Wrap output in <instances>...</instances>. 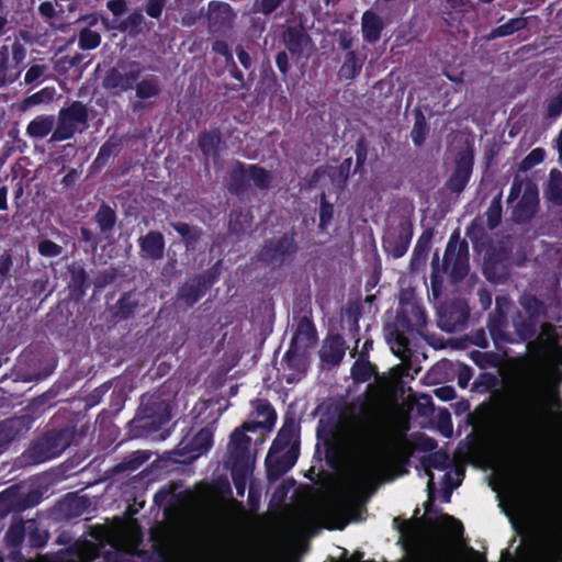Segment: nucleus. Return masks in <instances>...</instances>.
I'll use <instances>...</instances> for the list:
<instances>
[{
  "label": "nucleus",
  "mask_w": 562,
  "mask_h": 562,
  "mask_svg": "<svg viewBox=\"0 0 562 562\" xmlns=\"http://www.w3.org/2000/svg\"><path fill=\"white\" fill-rule=\"evenodd\" d=\"M427 324L425 310L416 302L401 301L393 322L384 325V336L392 352L401 360L412 357L408 335H422Z\"/></svg>",
  "instance_id": "1"
},
{
  "label": "nucleus",
  "mask_w": 562,
  "mask_h": 562,
  "mask_svg": "<svg viewBox=\"0 0 562 562\" xmlns=\"http://www.w3.org/2000/svg\"><path fill=\"white\" fill-rule=\"evenodd\" d=\"M356 446L361 451H373L376 446V436L372 428H366L358 434Z\"/></svg>",
  "instance_id": "58"
},
{
  "label": "nucleus",
  "mask_w": 562,
  "mask_h": 562,
  "mask_svg": "<svg viewBox=\"0 0 562 562\" xmlns=\"http://www.w3.org/2000/svg\"><path fill=\"white\" fill-rule=\"evenodd\" d=\"M521 562H562V541L549 540L542 533L532 535L520 554Z\"/></svg>",
  "instance_id": "8"
},
{
  "label": "nucleus",
  "mask_w": 562,
  "mask_h": 562,
  "mask_svg": "<svg viewBox=\"0 0 562 562\" xmlns=\"http://www.w3.org/2000/svg\"><path fill=\"white\" fill-rule=\"evenodd\" d=\"M121 146L122 144L120 139H115L113 136L110 137L101 145L92 165L97 168L104 167L112 156L120 153Z\"/></svg>",
  "instance_id": "43"
},
{
  "label": "nucleus",
  "mask_w": 562,
  "mask_h": 562,
  "mask_svg": "<svg viewBox=\"0 0 562 562\" xmlns=\"http://www.w3.org/2000/svg\"><path fill=\"white\" fill-rule=\"evenodd\" d=\"M236 14L229 3L223 1H210L209 2V32L212 35H224L226 34L234 24Z\"/></svg>",
  "instance_id": "15"
},
{
  "label": "nucleus",
  "mask_w": 562,
  "mask_h": 562,
  "mask_svg": "<svg viewBox=\"0 0 562 562\" xmlns=\"http://www.w3.org/2000/svg\"><path fill=\"white\" fill-rule=\"evenodd\" d=\"M537 323L538 319L526 316L520 311H516V313L512 316V324L515 329L516 342L531 340L537 334Z\"/></svg>",
  "instance_id": "34"
},
{
  "label": "nucleus",
  "mask_w": 562,
  "mask_h": 562,
  "mask_svg": "<svg viewBox=\"0 0 562 562\" xmlns=\"http://www.w3.org/2000/svg\"><path fill=\"white\" fill-rule=\"evenodd\" d=\"M498 383L497 376L490 372L480 373L472 383V391L486 393L493 390Z\"/></svg>",
  "instance_id": "53"
},
{
  "label": "nucleus",
  "mask_w": 562,
  "mask_h": 562,
  "mask_svg": "<svg viewBox=\"0 0 562 562\" xmlns=\"http://www.w3.org/2000/svg\"><path fill=\"white\" fill-rule=\"evenodd\" d=\"M546 159V150L542 147L533 148L518 165L519 171L527 172L540 165Z\"/></svg>",
  "instance_id": "54"
},
{
  "label": "nucleus",
  "mask_w": 562,
  "mask_h": 562,
  "mask_svg": "<svg viewBox=\"0 0 562 562\" xmlns=\"http://www.w3.org/2000/svg\"><path fill=\"white\" fill-rule=\"evenodd\" d=\"M248 166L240 160H235L227 176V189L232 194H243L248 189Z\"/></svg>",
  "instance_id": "30"
},
{
  "label": "nucleus",
  "mask_w": 562,
  "mask_h": 562,
  "mask_svg": "<svg viewBox=\"0 0 562 562\" xmlns=\"http://www.w3.org/2000/svg\"><path fill=\"white\" fill-rule=\"evenodd\" d=\"M248 178L259 190H267L270 188L271 175L266 168L258 164L248 166Z\"/></svg>",
  "instance_id": "46"
},
{
  "label": "nucleus",
  "mask_w": 562,
  "mask_h": 562,
  "mask_svg": "<svg viewBox=\"0 0 562 562\" xmlns=\"http://www.w3.org/2000/svg\"><path fill=\"white\" fill-rule=\"evenodd\" d=\"M299 432L300 426L293 417L285 416L284 422L277 437L271 443L272 452H283L285 449L292 447V445H299Z\"/></svg>",
  "instance_id": "22"
},
{
  "label": "nucleus",
  "mask_w": 562,
  "mask_h": 562,
  "mask_svg": "<svg viewBox=\"0 0 562 562\" xmlns=\"http://www.w3.org/2000/svg\"><path fill=\"white\" fill-rule=\"evenodd\" d=\"M56 90L54 87H45L24 99L25 106L49 103L54 100Z\"/></svg>",
  "instance_id": "56"
},
{
  "label": "nucleus",
  "mask_w": 562,
  "mask_h": 562,
  "mask_svg": "<svg viewBox=\"0 0 562 562\" xmlns=\"http://www.w3.org/2000/svg\"><path fill=\"white\" fill-rule=\"evenodd\" d=\"M133 89H135L136 98L139 99V101L133 104L134 111L145 109L146 104L144 103V101L157 98L161 92L159 79L154 75H149L139 81L137 80Z\"/></svg>",
  "instance_id": "28"
},
{
  "label": "nucleus",
  "mask_w": 562,
  "mask_h": 562,
  "mask_svg": "<svg viewBox=\"0 0 562 562\" xmlns=\"http://www.w3.org/2000/svg\"><path fill=\"white\" fill-rule=\"evenodd\" d=\"M429 127L426 121V116L423 111L417 108L414 111V125L411 131V138L415 146L420 147L424 145L428 135Z\"/></svg>",
  "instance_id": "41"
},
{
  "label": "nucleus",
  "mask_w": 562,
  "mask_h": 562,
  "mask_svg": "<svg viewBox=\"0 0 562 562\" xmlns=\"http://www.w3.org/2000/svg\"><path fill=\"white\" fill-rule=\"evenodd\" d=\"M196 144L205 159L217 158L225 146L220 127H211L198 134Z\"/></svg>",
  "instance_id": "21"
},
{
  "label": "nucleus",
  "mask_w": 562,
  "mask_h": 562,
  "mask_svg": "<svg viewBox=\"0 0 562 562\" xmlns=\"http://www.w3.org/2000/svg\"><path fill=\"white\" fill-rule=\"evenodd\" d=\"M368 149H369V143H368L366 136L361 135L356 142V149H355L356 166H355L353 173L360 172L363 169L366 161H367V157H368Z\"/></svg>",
  "instance_id": "59"
},
{
  "label": "nucleus",
  "mask_w": 562,
  "mask_h": 562,
  "mask_svg": "<svg viewBox=\"0 0 562 562\" xmlns=\"http://www.w3.org/2000/svg\"><path fill=\"white\" fill-rule=\"evenodd\" d=\"M142 294L136 290L123 292L116 303L110 307L111 317L115 323L133 318L140 306Z\"/></svg>",
  "instance_id": "17"
},
{
  "label": "nucleus",
  "mask_w": 562,
  "mask_h": 562,
  "mask_svg": "<svg viewBox=\"0 0 562 562\" xmlns=\"http://www.w3.org/2000/svg\"><path fill=\"white\" fill-rule=\"evenodd\" d=\"M346 349V341L340 334H328L319 350V359L329 367H336L342 361Z\"/></svg>",
  "instance_id": "19"
},
{
  "label": "nucleus",
  "mask_w": 562,
  "mask_h": 562,
  "mask_svg": "<svg viewBox=\"0 0 562 562\" xmlns=\"http://www.w3.org/2000/svg\"><path fill=\"white\" fill-rule=\"evenodd\" d=\"M384 27L385 24L379 14L372 10L363 12L361 18V31L366 42L370 44L376 43L381 38Z\"/></svg>",
  "instance_id": "31"
},
{
  "label": "nucleus",
  "mask_w": 562,
  "mask_h": 562,
  "mask_svg": "<svg viewBox=\"0 0 562 562\" xmlns=\"http://www.w3.org/2000/svg\"><path fill=\"white\" fill-rule=\"evenodd\" d=\"M525 312L535 319H538L541 314L542 302L535 295L522 297L520 301Z\"/></svg>",
  "instance_id": "63"
},
{
  "label": "nucleus",
  "mask_w": 562,
  "mask_h": 562,
  "mask_svg": "<svg viewBox=\"0 0 562 562\" xmlns=\"http://www.w3.org/2000/svg\"><path fill=\"white\" fill-rule=\"evenodd\" d=\"M486 326L497 350H501L506 344H516L515 336L507 330L508 317L505 314L490 313Z\"/></svg>",
  "instance_id": "20"
},
{
  "label": "nucleus",
  "mask_w": 562,
  "mask_h": 562,
  "mask_svg": "<svg viewBox=\"0 0 562 562\" xmlns=\"http://www.w3.org/2000/svg\"><path fill=\"white\" fill-rule=\"evenodd\" d=\"M311 41L302 22L293 25H288L283 32V42L286 49L293 56H301L304 46Z\"/></svg>",
  "instance_id": "27"
},
{
  "label": "nucleus",
  "mask_w": 562,
  "mask_h": 562,
  "mask_svg": "<svg viewBox=\"0 0 562 562\" xmlns=\"http://www.w3.org/2000/svg\"><path fill=\"white\" fill-rule=\"evenodd\" d=\"M319 231L324 232L330 225L334 218V204L327 201L326 194L323 192L319 199Z\"/></svg>",
  "instance_id": "51"
},
{
  "label": "nucleus",
  "mask_w": 562,
  "mask_h": 562,
  "mask_svg": "<svg viewBox=\"0 0 562 562\" xmlns=\"http://www.w3.org/2000/svg\"><path fill=\"white\" fill-rule=\"evenodd\" d=\"M351 376L358 383H364L372 376V367L369 361L357 360L351 367Z\"/></svg>",
  "instance_id": "57"
},
{
  "label": "nucleus",
  "mask_w": 562,
  "mask_h": 562,
  "mask_svg": "<svg viewBox=\"0 0 562 562\" xmlns=\"http://www.w3.org/2000/svg\"><path fill=\"white\" fill-rule=\"evenodd\" d=\"M543 413V404L535 385L527 387L514 403V414L517 420L526 426L536 425Z\"/></svg>",
  "instance_id": "9"
},
{
  "label": "nucleus",
  "mask_w": 562,
  "mask_h": 562,
  "mask_svg": "<svg viewBox=\"0 0 562 562\" xmlns=\"http://www.w3.org/2000/svg\"><path fill=\"white\" fill-rule=\"evenodd\" d=\"M431 239L432 232L430 229L423 232L414 247L413 257L416 259L420 257L426 258L430 249Z\"/></svg>",
  "instance_id": "60"
},
{
  "label": "nucleus",
  "mask_w": 562,
  "mask_h": 562,
  "mask_svg": "<svg viewBox=\"0 0 562 562\" xmlns=\"http://www.w3.org/2000/svg\"><path fill=\"white\" fill-rule=\"evenodd\" d=\"M470 307L463 300L456 299L445 303L438 311V326L447 331L453 333L462 329L469 319Z\"/></svg>",
  "instance_id": "13"
},
{
  "label": "nucleus",
  "mask_w": 562,
  "mask_h": 562,
  "mask_svg": "<svg viewBox=\"0 0 562 562\" xmlns=\"http://www.w3.org/2000/svg\"><path fill=\"white\" fill-rule=\"evenodd\" d=\"M117 278V271L115 268H109L100 271L93 279L92 283L97 291L103 290L109 284L113 283Z\"/></svg>",
  "instance_id": "61"
},
{
  "label": "nucleus",
  "mask_w": 562,
  "mask_h": 562,
  "mask_svg": "<svg viewBox=\"0 0 562 562\" xmlns=\"http://www.w3.org/2000/svg\"><path fill=\"white\" fill-rule=\"evenodd\" d=\"M249 472H250L249 462L232 463V469H231L232 480H233V484L236 490V494L239 497H243L245 495Z\"/></svg>",
  "instance_id": "42"
},
{
  "label": "nucleus",
  "mask_w": 562,
  "mask_h": 562,
  "mask_svg": "<svg viewBox=\"0 0 562 562\" xmlns=\"http://www.w3.org/2000/svg\"><path fill=\"white\" fill-rule=\"evenodd\" d=\"M25 537V527L23 522L12 524L7 531L8 542L14 547L20 546Z\"/></svg>",
  "instance_id": "64"
},
{
  "label": "nucleus",
  "mask_w": 562,
  "mask_h": 562,
  "mask_svg": "<svg viewBox=\"0 0 562 562\" xmlns=\"http://www.w3.org/2000/svg\"><path fill=\"white\" fill-rule=\"evenodd\" d=\"M420 464L425 469L427 475L429 476L428 480V488H434V473L431 472V469L446 471L451 465V459L447 451L438 450L434 451L432 453H429L428 456H424L420 458Z\"/></svg>",
  "instance_id": "33"
},
{
  "label": "nucleus",
  "mask_w": 562,
  "mask_h": 562,
  "mask_svg": "<svg viewBox=\"0 0 562 562\" xmlns=\"http://www.w3.org/2000/svg\"><path fill=\"white\" fill-rule=\"evenodd\" d=\"M258 417H262L263 422L259 428L271 429L277 422V412L274 407L267 400H257L255 406Z\"/></svg>",
  "instance_id": "45"
},
{
  "label": "nucleus",
  "mask_w": 562,
  "mask_h": 562,
  "mask_svg": "<svg viewBox=\"0 0 562 562\" xmlns=\"http://www.w3.org/2000/svg\"><path fill=\"white\" fill-rule=\"evenodd\" d=\"M55 124L54 115H37L27 124L26 135L31 138L43 139L48 134L53 133Z\"/></svg>",
  "instance_id": "37"
},
{
  "label": "nucleus",
  "mask_w": 562,
  "mask_h": 562,
  "mask_svg": "<svg viewBox=\"0 0 562 562\" xmlns=\"http://www.w3.org/2000/svg\"><path fill=\"white\" fill-rule=\"evenodd\" d=\"M151 453L146 450H136L125 456L120 462L114 464L109 471L111 477L121 475H130L138 470L145 462L149 460Z\"/></svg>",
  "instance_id": "26"
},
{
  "label": "nucleus",
  "mask_w": 562,
  "mask_h": 562,
  "mask_svg": "<svg viewBox=\"0 0 562 562\" xmlns=\"http://www.w3.org/2000/svg\"><path fill=\"white\" fill-rule=\"evenodd\" d=\"M138 246L142 258L154 261L160 260L165 252V237L159 231H149L138 238Z\"/></svg>",
  "instance_id": "23"
},
{
  "label": "nucleus",
  "mask_w": 562,
  "mask_h": 562,
  "mask_svg": "<svg viewBox=\"0 0 562 562\" xmlns=\"http://www.w3.org/2000/svg\"><path fill=\"white\" fill-rule=\"evenodd\" d=\"M70 276L69 290L76 300H81L90 286L89 276L81 262L74 261L68 267Z\"/></svg>",
  "instance_id": "29"
},
{
  "label": "nucleus",
  "mask_w": 562,
  "mask_h": 562,
  "mask_svg": "<svg viewBox=\"0 0 562 562\" xmlns=\"http://www.w3.org/2000/svg\"><path fill=\"white\" fill-rule=\"evenodd\" d=\"M144 71V65L137 60L119 59L105 71L102 77V87L114 94L127 92L134 88Z\"/></svg>",
  "instance_id": "5"
},
{
  "label": "nucleus",
  "mask_w": 562,
  "mask_h": 562,
  "mask_svg": "<svg viewBox=\"0 0 562 562\" xmlns=\"http://www.w3.org/2000/svg\"><path fill=\"white\" fill-rule=\"evenodd\" d=\"M538 205V189L535 184H528L513 210V220L518 224L529 222L535 216Z\"/></svg>",
  "instance_id": "18"
},
{
  "label": "nucleus",
  "mask_w": 562,
  "mask_h": 562,
  "mask_svg": "<svg viewBox=\"0 0 562 562\" xmlns=\"http://www.w3.org/2000/svg\"><path fill=\"white\" fill-rule=\"evenodd\" d=\"M30 428L26 416H14L0 422V453L15 439L16 436Z\"/></svg>",
  "instance_id": "25"
},
{
  "label": "nucleus",
  "mask_w": 562,
  "mask_h": 562,
  "mask_svg": "<svg viewBox=\"0 0 562 562\" xmlns=\"http://www.w3.org/2000/svg\"><path fill=\"white\" fill-rule=\"evenodd\" d=\"M213 446V431L209 427L201 428L184 446L189 452L200 456Z\"/></svg>",
  "instance_id": "39"
},
{
  "label": "nucleus",
  "mask_w": 562,
  "mask_h": 562,
  "mask_svg": "<svg viewBox=\"0 0 562 562\" xmlns=\"http://www.w3.org/2000/svg\"><path fill=\"white\" fill-rule=\"evenodd\" d=\"M101 43V35L97 31L85 27L79 33V47L82 50H91L97 48Z\"/></svg>",
  "instance_id": "55"
},
{
  "label": "nucleus",
  "mask_w": 562,
  "mask_h": 562,
  "mask_svg": "<svg viewBox=\"0 0 562 562\" xmlns=\"http://www.w3.org/2000/svg\"><path fill=\"white\" fill-rule=\"evenodd\" d=\"M366 57L358 55L356 50H349L346 53L344 63L338 70V77L340 80H353L356 79L363 67Z\"/></svg>",
  "instance_id": "36"
},
{
  "label": "nucleus",
  "mask_w": 562,
  "mask_h": 562,
  "mask_svg": "<svg viewBox=\"0 0 562 562\" xmlns=\"http://www.w3.org/2000/svg\"><path fill=\"white\" fill-rule=\"evenodd\" d=\"M301 348L289 345L288 350L282 357V366L291 371V374L286 376V383L291 384L300 379V375L305 374L306 364L304 358L299 355Z\"/></svg>",
  "instance_id": "32"
},
{
  "label": "nucleus",
  "mask_w": 562,
  "mask_h": 562,
  "mask_svg": "<svg viewBox=\"0 0 562 562\" xmlns=\"http://www.w3.org/2000/svg\"><path fill=\"white\" fill-rule=\"evenodd\" d=\"M280 453L281 452H272L271 449H269V452L266 457L265 463L267 468V476L271 481L280 479L290 471V469L286 468V465L279 457Z\"/></svg>",
  "instance_id": "44"
},
{
  "label": "nucleus",
  "mask_w": 562,
  "mask_h": 562,
  "mask_svg": "<svg viewBox=\"0 0 562 562\" xmlns=\"http://www.w3.org/2000/svg\"><path fill=\"white\" fill-rule=\"evenodd\" d=\"M284 1L285 0H255L254 12L269 16L274 13Z\"/></svg>",
  "instance_id": "62"
},
{
  "label": "nucleus",
  "mask_w": 562,
  "mask_h": 562,
  "mask_svg": "<svg viewBox=\"0 0 562 562\" xmlns=\"http://www.w3.org/2000/svg\"><path fill=\"white\" fill-rule=\"evenodd\" d=\"M217 279L218 273L213 269L195 274L178 289L177 296L191 307L206 294Z\"/></svg>",
  "instance_id": "10"
},
{
  "label": "nucleus",
  "mask_w": 562,
  "mask_h": 562,
  "mask_svg": "<svg viewBox=\"0 0 562 562\" xmlns=\"http://www.w3.org/2000/svg\"><path fill=\"white\" fill-rule=\"evenodd\" d=\"M170 420V413L164 402L151 403L143 408L131 423V431L135 437H148L159 431Z\"/></svg>",
  "instance_id": "7"
},
{
  "label": "nucleus",
  "mask_w": 562,
  "mask_h": 562,
  "mask_svg": "<svg viewBox=\"0 0 562 562\" xmlns=\"http://www.w3.org/2000/svg\"><path fill=\"white\" fill-rule=\"evenodd\" d=\"M322 515L328 521L326 527L330 530H344L350 521L349 513L346 512V501L344 499H338L331 503L326 508V513H323Z\"/></svg>",
  "instance_id": "35"
},
{
  "label": "nucleus",
  "mask_w": 562,
  "mask_h": 562,
  "mask_svg": "<svg viewBox=\"0 0 562 562\" xmlns=\"http://www.w3.org/2000/svg\"><path fill=\"white\" fill-rule=\"evenodd\" d=\"M144 23V15L140 11L135 10L120 23L119 30L121 32H130L131 34H138L142 32Z\"/></svg>",
  "instance_id": "49"
},
{
  "label": "nucleus",
  "mask_w": 562,
  "mask_h": 562,
  "mask_svg": "<svg viewBox=\"0 0 562 562\" xmlns=\"http://www.w3.org/2000/svg\"><path fill=\"white\" fill-rule=\"evenodd\" d=\"M547 196L554 205H562V175L557 169L550 172Z\"/></svg>",
  "instance_id": "48"
},
{
  "label": "nucleus",
  "mask_w": 562,
  "mask_h": 562,
  "mask_svg": "<svg viewBox=\"0 0 562 562\" xmlns=\"http://www.w3.org/2000/svg\"><path fill=\"white\" fill-rule=\"evenodd\" d=\"M473 165V149L469 148L467 150L459 151L456 157L452 173L445 182V188L452 194L459 195L462 193L471 179Z\"/></svg>",
  "instance_id": "12"
},
{
  "label": "nucleus",
  "mask_w": 562,
  "mask_h": 562,
  "mask_svg": "<svg viewBox=\"0 0 562 562\" xmlns=\"http://www.w3.org/2000/svg\"><path fill=\"white\" fill-rule=\"evenodd\" d=\"M171 227L182 237L187 250H195L201 239L202 231L198 226H191L184 222H173Z\"/></svg>",
  "instance_id": "38"
},
{
  "label": "nucleus",
  "mask_w": 562,
  "mask_h": 562,
  "mask_svg": "<svg viewBox=\"0 0 562 562\" xmlns=\"http://www.w3.org/2000/svg\"><path fill=\"white\" fill-rule=\"evenodd\" d=\"M412 238L413 224L408 220H403L395 228L384 234L382 247L389 256L398 259L407 252Z\"/></svg>",
  "instance_id": "14"
},
{
  "label": "nucleus",
  "mask_w": 562,
  "mask_h": 562,
  "mask_svg": "<svg viewBox=\"0 0 562 562\" xmlns=\"http://www.w3.org/2000/svg\"><path fill=\"white\" fill-rule=\"evenodd\" d=\"M469 246L465 239L461 240L459 232H453L448 240L440 266L439 255L435 252L431 260V284L434 292L439 274L442 271L450 276L453 282L462 281L469 273Z\"/></svg>",
  "instance_id": "2"
},
{
  "label": "nucleus",
  "mask_w": 562,
  "mask_h": 562,
  "mask_svg": "<svg viewBox=\"0 0 562 562\" xmlns=\"http://www.w3.org/2000/svg\"><path fill=\"white\" fill-rule=\"evenodd\" d=\"M526 18H513L506 23L498 25L492 31V37H505L527 27Z\"/></svg>",
  "instance_id": "47"
},
{
  "label": "nucleus",
  "mask_w": 562,
  "mask_h": 562,
  "mask_svg": "<svg viewBox=\"0 0 562 562\" xmlns=\"http://www.w3.org/2000/svg\"><path fill=\"white\" fill-rule=\"evenodd\" d=\"M317 339V330L311 317V310L308 315L301 316L296 323L290 345L299 348L311 347Z\"/></svg>",
  "instance_id": "24"
},
{
  "label": "nucleus",
  "mask_w": 562,
  "mask_h": 562,
  "mask_svg": "<svg viewBox=\"0 0 562 562\" xmlns=\"http://www.w3.org/2000/svg\"><path fill=\"white\" fill-rule=\"evenodd\" d=\"M502 193H498L491 201L486 211V222L490 229L496 228L502 221Z\"/></svg>",
  "instance_id": "50"
},
{
  "label": "nucleus",
  "mask_w": 562,
  "mask_h": 562,
  "mask_svg": "<svg viewBox=\"0 0 562 562\" xmlns=\"http://www.w3.org/2000/svg\"><path fill=\"white\" fill-rule=\"evenodd\" d=\"M296 235L295 228L292 227L280 236L265 240L257 254L258 260L272 269H279L292 261L299 251Z\"/></svg>",
  "instance_id": "4"
},
{
  "label": "nucleus",
  "mask_w": 562,
  "mask_h": 562,
  "mask_svg": "<svg viewBox=\"0 0 562 562\" xmlns=\"http://www.w3.org/2000/svg\"><path fill=\"white\" fill-rule=\"evenodd\" d=\"M251 216L241 211L233 210L229 214V231L235 235H241L250 224Z\"/></svg>",
  "instance_id": "52"
},
{
  "label": "nucleus",
  "mask_w": 562,
  "mask_h": 562,
  "mask_svg": "<svg viewBox=\"0 0 562 562\" xmlns=\"http://www.w3.org/2000/svg\"><path fill=\"white\" fill-rule=\"evenodd\" d=\"M116 220L115 210L108 203L102 202L94 214V221L98 224L100 232L108 236L113 231Z\"/></svg>",
  "instance_id": "40"
},
{
  "label": "nucleus",
  "mask_w": 562,
  "mask_h": 562,
  "mask_svg": "<svg viewBox=\"0 0 562 562\" xmlns=\"http://www.w3.org/2000/svg\"><path fill=\"white\" fill-rule=\"evenodd\" d=\"M89 121L88 108L81 101H74L59 110L57 124L49 142H64L74 137L77 125L86 127Z\"/></svg>",
  "instance_id": "6"
},
{
  "label": "nucleus",
  "mask_w": 562,
  "mask_h": 562,
  "mask_svg": "<svg viewBox=\"0 0 562 562\" xmlns=\"http://www.w3.org/2000/svg\"><path fill=\"white\" fill-rule=\"evenodd\" d=\"M484 277L494 283H505L510 274V255L503 247L490 248L483 262Z\"/></svg>",
  "instance_id": "11"
},
{
  "label": "nucleus",
  "mask_w": 562,
  "mask_h": 562,
  "mask_svg": "<svg viewBox=\"0 0 562 562\" xmlns=\"http://www.w3.org/2000/svg\"><path fill=\"white\" fill-rule=\"evenodd\" d=\"M72 428L53 429L35 440L20 457L22 465H36L60 456L72 442Z\"/></svg>",
  "instance_id": "3"
},
{
  "label": "nucleus",
  "mask_w": 562,
  "mask_h": 562,
  "mask_svg": "<svg viewBox=\"0 0 562 562\" xmlns=\"http://www.w3.org/2000/svg\"><path fill=\"white\" fill-rule=\"evenodd\" d=\"M259 426H261V423L246 422L240 428L233 430L228 445L232 463L249 462V446L251 439L246 435V431H256Z\"/></svg>",
  "instance_id": "16"
}]
</instances>
